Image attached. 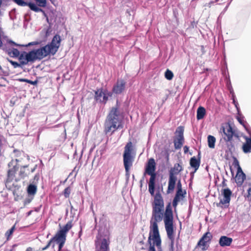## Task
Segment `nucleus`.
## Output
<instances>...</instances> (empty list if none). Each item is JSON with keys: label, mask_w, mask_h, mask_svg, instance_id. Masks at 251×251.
Here are the masks:
<instances>
[{"label": "nucleus", "mask_w": 251, "mask_h": 251, "mask_svg": "<svg viewBox=\"0 0 251 251\" xmlns=\"http://www.w3.org/2000/svg\"><path fill=\"white\" fill-rule=\"evenodd\" d=\"M152 217L151 220L150 235L148 243L150 245L148 251H161V240L160 237L157 223L162 221L164 207L161 194L156 193L152 202Z\"/></svg>", "instance_id": "obj_1"}, {"label": "nucleus", "mask_w": 251, "mask_h": 251, "mask_svg": "<svg viewBox=\"0 0 251 251\" xmlns=\"http://www.w3.org/2000/svg\"><path fill=\"white\" fill-rule=\"evenodd\" d=\"M60 42V36L56 34L53 37L51 42L45 46L28 52L25 51L21 52L19 60H21V64L25 65L29 62L42 59L50 54L54 55L58 50Z\"/></svg>", "instance_id": "obj_2"}, {"label": "nucleus", "mask_w": 251, "mask_h": 251, "mask_svg": "<svg viewBox=\"0 0 251 251\" xmlns=\"http://www.w3.org/2000/svg\"><path fill=\"white\" fill-rule=\"evenodd\" d=\"M123 118L117 107H113L107 115L104 124L106 134L111 135L115 131L123 127Z\"/></svg>", "instance_id": "obj_3"}, {"label": "nucleus", "mask_w": 251, "mask_h": 251, "mask_svg": "<svg viewBox=\"0 0 251 251\" xmlns=\"http://www.w3.org/2000/svg\"><path fill=\"white\" fill-rule=\"evenodd\" d=\"M164 222L168 238L171 240L170 244V251H174V228H173V213L171 203H169L166 207L164 213Z\"/></svg>", "instance_id": "obj_4"}, {"label": "nucleus", "mask_w": 251, "mask_h": 251, "mask_svg": "<svg viewBox=\"0 0 251 251\" xmlns=\"http://www.w3.org/2000/svg\"><path fill=\"white\" fill-rule=\"evenodd\" d=\"M156 163L153 158H150L145 167L144 175H148L151 176L149 182V191L153 196L155 191V183L156 177L155 173Z\"/></svg>", "instance_id": "obj_5"}, {"label": "nucleus", "mask_w": 251, "mask_h": 251, "mask_svg": "<svg viewBox=\"0 0 251 251\" xmlns=\"http://www.w3.org/2000/svg\"><path fill=\"white\" fill-rule=\"evenodd\" d=\"M182 171V167L179 163L174 165L169 173L168 185L167 190V193H172L175 188L176 182H177L176 175Z\"/></svg>", "instance_id": "obj_6"}, {"label": "nucleus", "mask_w": 251, "mask_h": 251, "mask_svg": "<svg viewBox=\"0 0 251 251\" xmlns=\"http://www.w3.org/2000/svg\"><path fill=\"white\" fill-rule=\"evenodd\" d=\"M223 133L222 136L225 141H231V140H239V133L233 130L229 124H226L222 128Z\"/></svg>", "instance_id": "obj_7"}, {"label": "nucleus", "mask_w": 251, "mask_h": 251, "mask_svg": "<svg viewBox=\"0 0 251 251\" xmlns=\"http://www.w3.org/2000/svg\"><path fill=\"white\" fill-rule=\"evenodd\" d=\"M18 167L16 166H13L12 168L10 169L7 172V179L5 181V185L9 189L13 188V187H15L14 183L12 182L13 180L17 182L20 180L19 176L16 177L15 174L18 170Z\"/></svg>", "instance_id": "obj_8"}, {"label": "nucleus", "mask_w": 251, "mask_h": 251, "mask_svg": "<svg viewBox=\"0 0 251 251\" xmlns=\"http://www.w3.org/2000/svg\"><path fill=\"white\" fill-rule=\"evenodd\" d=\"M176 191L173 201V206L175 208L177 206L179 201H180L181 200H183V199L185 198V195H186V190L182 189V186L180 179H179L177 182H176Z\"/></svg>", "instance_id": "obj_9"}, {"label": "nucleus", "mask_w": 251, "mask_h": 251, "mask_svg": "<svg viewBox=\"0 0 251 251\" xmlns=\"http://www.w3.org/2000/svg\"><path fill=\"white\" fill-rule=\"evenodd\" d=\"M66 238L60 236L55 235L48 242L47 245L42 249V251H44L49 248L50 246H52V248L54 247L55 242L58 244V251H61L63 247L64 246Z\"/></svg>", "instance_id": "obj_10"}, {"label": "nucleus", "mask_w": 251, "mask_h": 251, "mask_svg": "<svg viewBox=\"0 0 251 251\" xmlns=\"http://www.w3.org/2000/svg\"><path fill=\"white\" fill-rule=\"evenodd\" d=\"M221 194L223 198L221 199L219 203H217V206L218 207H222L224 205L225 207H228L232 194V191L228 188H225L221 190Z\"/></svg>", "instance_id": "obj_11"}, {"label": "nucleus", "mask_w": 251, "mask_h": 251, "mask_svg": "<svg viewBox=\"0 0 251 251\" xmlns=\"http://www.w3.org/2000/svg\"><path fill=\"white\" fill-rule=\"evenodd\" d=\"M233 165L237 169V174L235 177V181L236 183L241 185L246 179V175L243 172L239 165V161L236 158H234Z\"/></svg>", "instance_id": "obj_12"}, {"label": "nucleus", "mask_w": 251, "mask_h": 251, "mask_svg": "<svg viewBox=\"0 0 251 251\" xmlns=\"http://www.w3.org/2000/svg\"><path fill=\"white\" fill-rule=\"evenodd\" d=\"M111 94L107 90L103 91L102 89H99L95 91V99L97 101L105 103Z\"/></svg>", "instance_id": "obj_13"}, {"label": "nucleus", "mask_w": 251, "mask_h": 251, "mask_svg": "<svg viewBox=\"0 0 251 251\" xmlns=\"http://www.w3.org/2000/svg\"><path fill=\"white\" fill-rule=\"evenodd\" d=\"M126 84V82L124 80L118 79L116 83L113 87V93L117 95L121 94L125 89Z\"/></svg>", "instance_id": "obj_14"}, {"label": "nucleus", "mask_w": 251, "mask_h": 251, "mask_svg": "<svg viewBox=\"0 0 251 251\" xmlns=\"http://www.w3.org/2000/svg\"><path fill=\"white\" fill-rule=\"evenodd\" d=\"M36 169V167L33 168L29 169L28 166H24L21 167L20 172L19 173V177L20 180L21 179H24L26 177H28L31 173L34 172Z\"/></svg>", "instance_id": "obj_15"}, {"label": "nucleus", "mask_w": 251, "mask_h": 251, "mask_svg": "<svg viewBox=\"0 0 251 251\" xmlns=\"http://www.w3.org/2000/svg\"><path fill=\"white\" fill-rule=\"evenodd\" d=\"M73 226L72 221H69L62 228L59 229L55 235L66 238L67 232Z\"/></svg>", "instance_id": "obj_16"}, {"label": "nucleus", "mask_w": 251, "mask_h": 251, "mask_svg": "<svg viewBox=\"0 0 251 251\" xmlns=\"http://www.w3.org/2000/svg\"><path fill=\"white\" fill-rule=\"evenodd\" d=\"M133 159V156L132 155H123L124 165L126 174H129V169L132 165Z\"/></svg>", "instance_id": "obj_17"}, {"label": "nucleus", "mask_w": 251, "mask_h": 251, "mask_svg": "<svg viewBox=\"0 0 251 251\" xmlns=\"http://www.w3.org/2000/svg\"><path fill=\"white\" fill-rule=\"evenodd\" d=\"M184 127L179 126L177 127L175 132L176 139L174 141H183L184 140Z\"/></svg>", "instance_id": "obj_18"}, {"label": "nucleus", "mask_w": 251, "mask_h": 251, "mask_svg": "<svg viewBox=\"0 0 251 251\" xmlns=\"http://www.w3.org/2000/svg\"><path fill=\"white\" fill-rule=\"evenodd\" d=\"M232 239L226 236H222L219 239V244L221 247L229 246L232 242Z\"/></svg>", "instance_id": "obj_19"}, {"label": "nucleus", "mask_w": 251, "mask_h": 251, "mask_svg": "<svg viewBox=\"0 0 251 251\" xmlns=\"http://www.w3.org/2000/svg\"><path fill=\"white\" fill-rule=\"evenodd\" d=\"M201 163V159L199 157L197 158L195 156L191 158L190 160V164L191 167L194 169L195 172L198 170Z\"/></svg>", "instance_id": "obj_20"}, {"label": "nucleus", "mask_w": 251, "mask_h": 251, "mask_svg": "<svg viewBox=\"0 0 251 251\" xmlns=\"http://www.w3.org/2000/svg\"><path fill=\"white\" fill-rule=\"evenodd\" d=\"M30 9L33 11L35 12H41L43 13V15L46 18L47 22L49 21L48 17L47 14L46 13L44 10L41 9L40 7H39L36 4H32L30 5Z\"/></svg>", "instance_id": "obj_21"}, {"label": "nucleus", "mask_w": 251, "mask_h": 251, "mask_svg": "<svg viewBox=\"0 0 251 251\" xmlns=\"http://www.w3.org/2000/svg\"><path fill=\"white\" fill-rule=\"evenodd\" d=\"M7 54L12 57H18L20 56L21 53L19 50L17 49L11 48L6 50Z\"/></svg>", "instance_id": "obj_22"}, {"label": "nucleus", "mask_w": 251, "mask_h": 251, "mask_svg": "<svg viewBox=\"0 0 251 251\" xmlns=\"http://www.w3.org/2000/svg\"><path fill=\"white\" fill-rule=\"evenodd\" d=\"M206 115L205 109L202 106H199L197 110V119L198 120L202 119Z\"/></svg>", "instance_id": "obj_23"}, {"label": "nucleus", "mask_w": 251, "mask_h": 251, "mask_svg": "<svg viewBox=\"0 0 251 251\" xmlns=\"http://www.w3.org/2000/svg\"><path fill=\"white\" fill-rule=\"evenodd\" d=\"M109 243L105 238L102 240L100 249L98 251H108Z\"/></svg>", "instance_id": "obj_24"}, {"label": "nucleus", "mask_w": 251, "mask_h": 251, "mask_svg": "<svg viewBox=\"0 0 251 251\" xmlns=\"http://www.w3.org/2000/svg\"><path fill=\"white\" fill-rule=\"evenodd\" d=\"M132 150V142H128L125 147L123 155H131Z\"/></svg>", "instance_id": "obj_25"}, {"label": "nucleus", "mask_w": 251, "mask_h": 251, "mask_svg": "<svg viewBox=\"0 0 251 251\" xmlns=\"http://www.w3.org/2000/svg\"><path fill=\"white\" fill-rule=\"evenodd\" d=\"M212 238V235L211 233L209 232H207L204 233L202 237L200 239V242L203 240L208 243L211 241Z\"/></svg>", "instance_id": "obj_26"}, {"label": "nucleus", "mask_w": 251, "mask_h": 251, "mask_svg": "<svg viewBox=\"0 0 251 251\" xmlns=\"http://www.w3.org/2000/svg\"><path fill=\"white\" fill-rule=\"evenodd\" d=\"M27 193L30 195H34L37 192V187L33 184H29L27 187Z\"/></svg>", "instance_id": "obj_27"}, {"label": "nucleus", "mask_w": 251, "mask_h": 251, "mask_svg": "<svg viewBox=\"0 0 251 251\" xmlns=\"http://www.w3.org/2000/svg\"><path fill=\"white\" fill-rule=\"evenodd\" d=\"M242 150L244 153H248L251 152V142H245L242 146Z\"/></svg>", "instance_id": "obj_28"}, {"label": "nucleus", "mask_w": 251, "mask_h": 251, "mask_svg": "<svg viewBox=\"0 0 251 251\" xmlns=\"http://www.w3.org/2000/svg\"><path fill=\"white\" fill-rule=\"evenodd\" d=\"M236 119L239 122V123L242 125L243 126H244L248 124L246 121L244 120V116L240 113V111L239 112H238V115L236 116Z\"/></svg>", "instance_id": "obj_29"}, {"label": "nucleus", "mask_w": 251, "mask_h": 251, "mask_svg": "<svg viewBox=\"0 0 251 251\" xmlns=\"http://www.w3.org/2000/svg\"><path fill=\"white\" fill-rule=\"evenodd\" d=\"M14 1L19 5L22 6H28L30 8V5L34 4L33 2H25L23 0H14Z\"/></svg>", "instance_id": "obj_30"}, {"label": "nucleus", "mask_w": 251, "mask_h": 251, "mask_svg": "<svg viewBox=\"0 0 251 251\" xmlns=\"http://www.w3.org/2000/svg\"><path fill=\"white\" fill-rule=\"evenodd\" d=\"M197 246L200 247H201V250L203 251H205L208 249L209 245H208V243L207 242L204 241L203 240H202V242H200V240L197 244Z\"/></svg>", "instance_id": "obj_31"}, {"label": "nucleus", "mask_w": 251, "mask_h": 251, "mask_svg": "<svg viewBox=\"0 0 251 251\" xmlns=\"http://www.w3.org/2000/svg\"><path fill=\"white\" fill-rule=\"evenodd\" d=\"M165 77L167 79L171 80L174 77V74L171 71L167 69L165 73Z\"/></svg>", "instance_id": "obj_32"}, {"label": "nucleus", "mask_w": 251, "mask_h": 251, "mask_svg": "<svg viewBox=\"0 0 251 251\" xmlns=\"http://www.w3.org/2000/svg\"><path fill=\"white\" fill-rule=\"evenodd\" d=\"M15 228V226H13L10 229L8 230L6 232L5 236L6 237L7 240H8L10 236L13 234Z\"/></svg>", "instance_id": "obj_33"}, {"label": "nucleus", "mask_w": 251, "mask_h": 251, "mask_svg": "<svg viewBox=\"0 0 251 251\" xmlns=\"http://www.w3.org/2000/svg\"><path fill=\"white\" fill-rule=\"evenodd\" d=\"M37 3V5L39 7H45L47 5V0H34Z\"/></svg>", "instance_id": "obj_34"}, {"label": "nucleus", "mask_w": 251, "mask_h": 251, "mask_svg": "<svg viewBox=\"0 0 251 251\" xmlns=\"http://www.w3.org/2000/svg\"><path fill=\"white\" fill-rule=\"evenodd\" d=\"M8 61L14 68L22 67V66L24 65L23 64H21V60H19L20 63L11 60H9Z\"/></svg>", "instance_id": "obj_35"}, {"label": "nucleus", "mask_w": 251, "mask_h": 251, "mask_svg": "<svg viewBox=\"0 0 251 251\" xmlns=\"http://www.w3.org/2000/svg\"><path fill=\"white\" fill-rule=\"evenodd\" d=\"M71 192V188L69 186V187H67V188H66L63 191V194H64V197L66 198H68L70 197Z\"/></svg>", "instance_id": "obj_36"}, {"label": "nucleus", "mask_w": 251, "mask_h": 251, "mask_svg": "<svg viewBox=\"0 0 251 251\" xmlns=\"http://www.w3.org/2000/svg\"><path fill=\"white\" fill-rule=\"evenodd\" d=\"M245 198L248 201H251V187L247 190Z\"/></svg>", "instance_id": "obj_37"}, {"label": "nucleus", "mask_w": 251, "mask_h": 251, "mask_svg": "<svg viewBox=\"0 0 251 251\" xmlns=\"http://www.w3.org/2000/svg\"><path fill=\"white\" fill-rule=\"evenodd\" d=\"M9 43L12 45H15L17 47H27L28 46L33 45V43L32 42L28 43V44L26 45H22L20 44H18L12 41H9Z\"/></svg>", "instance_id": "obj_38"}, {"label": "nucleus", "mask_w": 251, "mask_h": 251, "mask_svg": "<svg viewBox=\"0 0 251 251\" xmlns=\"http://www.w3.org/2000/svg\"><path fill=\"white\" fill-rule=\"evenodd\" d=\"M227 85L228 89L230 92V93L232 95V97H235V96L234 95V91H233V89L232 86H231L230 82H229V84L227 83Z\"/></svg>", "instance_id": "obj_39"}, {"label": "nucleus", "mask_w": 251, "mask_h": 251, "mask_svg": "<svg viewBox=\"0 0 251 251\" xmlns=\"http://www.w3.org/2000/svg\"><path fill=\"white\" fill-rule=\"evenodd\" d=\"M244 127L248 133L249 134L250 136H251V129L249 124H247L246 125L244 126Z\"/></svg>", "instance_id": "obj_40"}, {"label": "nucleus", "mask_w": 251, "mask_h": 251, "mask_svg": "<svg viewBox=\"0 0 251 251\" xmlns=\"http://www.w3.org/2000/svg\"><path fill=\"white\" fill-rule=\"evenodd\" d=\"M232 99H233V102L234 104L235 105V107H236L238 112H239L240 109L238 106V102L235 100V97H232Z\"/></svg>", "instance_id": "obj_41"}, {"label": "nucleus", "mask_w": 251, "mask_h": 251, "mask_svg": "<svg viewBox=\"0 0 251 251\" xmlns=\"http://www.w3.org/2000/svg\"><path fill=\"white\" fill-rule=\"evenodd\" d=\"M207 141H216V138L212 135H208L207 137Z\"/></svg>", "instance_id": "obj_42"}, {"label": "nucleus", "mask_w": 251, "mask_h": 251, "mask_svg": "<svg viewBox=\"0 0 251 251\" xmlns=\"http://www.w3.org/2000/svg\"><path fill=\"white\" fill-rule=\"evenodd\" d=\"M232 1V0H228V2H227L226 6L224 8L223 11L222 12V13H224V12H225L227 10V9H228V6H229V5H230V3Z\"/></svg>", "instance_id": "obj_43"}, {"label": "nucleus", "mask_w": 251, "mask_h": 251, "mask_svg": "<svg viewBox=\"0 0 251 251\" xmlns=\"http://www.w3.org/2000/svg\"><path fill=\"white\" fill-rule=\"evenodd\" d=\"M219 1H220V0H214V1H211L210 2H209L208 3V6L211 7L212 4H214L215 2H217Z\"/></svg>", "instance_id": "obj_44"}, {"label": "nucleus", "mask_w": 251, "mask_h": 251, "mask_svg": "<svg viewBox=\"0 0 251 251\" xmlns=\"http://www.w3.org/2000/svg\"><path fill=\"white\" fill-rule=\"evenodd\" d=\"M208 146L210 148H214L215 142H208Z\"/></svg>", "instance_id": "obj_45"}, {"label": "nucleus", "mask_w": 251, "mask_h": 251, "mask_svg": "<svg viewBox=\"0 0 251 251\" xmlns=\"http://www.w3.org/2000/svg\"><path fill=\"white\" fill-rule=\"evenodd\" d=\"M27 83H28L29 84H32V85H35L37 84V81H33L30 80L28 79V80L27 81Z\"/></svg>", "instance_id": "obj_46"}, {"label": "nucleus", "mask_w": 251, "mask_h": 251, "mask_svg": "<svg viewBox=\"0 0 251 251\" xmlns=\"http://www.w3.org/2000/svg\"><path fill=\"white\" fill-rule=\"evenodd\" d=\"M244 138L245 139L246 141H251V136L247 137L246 136H244Z\"/></svg>", "instance_id": "obj_47"}, {"label": "nucleus", "mask_w": 251, "mask_h": 251, "mask_svg": "<svg viewBox=\"0 0 251 251\" xmlns=\"http://www.w3.org/2000/svg\"><path fill=\"white\" fill-rule=\"evenodd\" d=\"M244 138L245 139L246 141H251V136L247 137L246 136H244Z\"/></svg>", "instance_id": "obj_48"}, {"label": "nucleus", "mask_w": 251, "mask_h": 251, "mask_svg": "<svg viewBox=\"0 0 251 251\" xmlns=\"http://www.w3.org/2000/svg\"><path fill=\"white\" fill-rule=\"evenodd\" d=\"M183 150H184V153H187L188 151L189 147L186 146H184L183 148Z\"/></svg>", "instance_id": "obj_49"}, {"label": "nucleus", "mask_w": 251, "mask_h": 251, "mask_svg": "<svg viewBox=\"0 0 251 251\" xmlns=\"http://www.w3.org/2000/svg\"><path fill=\"white\" fill-rule=\"evenodd\" d=\"M18 80L20 82H27V81L28 80V79H25V78H19L18 79Z\"/></svg>", "instance_id": "obj_50"}, {"label": "nucleus", "mask_w": 251, "mask_h": 251, "mask_svg": "<svg viewBox=\"0 0 251 251\" xmlns=\"http://www.w3.org/2000/svg\"><path fill=\"white\" fill-rule=\"evenodd\" d=\"M175 143V146L176 147L177 145L178 146H180L181 147L182 145V142H174Z\"/></svg>", "instance_id": "obj_51"}, {"label": "nucleus", "mask_w": 251, "mask_h": 251, "mask_svg": "<svg viewBox=\"0 0 251 251\" xmlns=\"http://www.w3.org/2000/svg\"><path fill=\"white\" fill-rule=\"evenodd\" d=\"M25 251H33V249L31 247H28Z\"/></svg>", "instance_id": "obj_52"}, {"label": "nucleus", "mask_w": 251, "mask_h": 251, "mask_svg": "<svg viewBox=\"0 0 251 251\" xmlns=\"http://www.w3.org/2000/svg\"><path fill=\"white\" fill-rule=\"evenodd\" d=\"M223 186H226V183H225V180L222 182Z\"/></svg>", "instance_id": "obj_53"}, {"label": "nucleus", "mask_w": 251, "mask_h": 251, "mask_svg": "<svg viewBox=\"0 0 251 251\" xmlns=\"http://www.w3.org/2000/svg\"><path fill=\"white\" fill-rule=\"evenodd\" d=\"M225 2V1L224 0H222L221 2L219 3V4H222L224 3Z\"/></svg>", "instance_id": "obj_54"}, {"label": "nucleus", "mask_w": 251, "mask_h": 251, "mask_svg": "<svg viewBox=\"0 0 251 251\" xmlns=\"http://www.w3.org/2000/svg\"><path fill=\"white\" fill-rule=\"evenodd\" d=\"M50 2L53 4H54V2L55 1V0H50Z\"/></svg>", "instance_id": "obj_55"}, {"label": "nucleus", "mask_w": 251, "mask_h": 251, "mask_svg": "<svg viewBox=\"0 0 251 251\" xmlns=\"http://www.w3.org/2000/svg\"><path fill=\"white\" fill-rule=\"evenodd\" d=\"M32 43H33V45H36L38 44V42H32Z\"/></svg>", "instance_id": "obj_56"}, {"label": "nucleus", "mask_w": 251, "mask_h": 251, "mask_svg": "<svg viewBox=\"0 0 251 251\" xmlns=\"http://www.w3.org/2000/svg\"><path fill=\"white\" fill-rule=\"evenodd\" d=\"M17 246V245L16 244L13 245L12 247L13 248H14L15 247Z\"/></svg>", "instance_id": "obj_57"}, {"label": "nucleus", "mask_w": 251, "mask_h": 251, "mask_svg": "<svg viewBox=\"0 0 251 251\" xmlns=\"http://www.w3.org/2000/svg\"><path fill=\"white\" fill-rule=\"evenodd\" d=\"M2 69V68L0 66V70H1Z\"/></svg>", "instance_id": "obj_58"}]
</instances>
